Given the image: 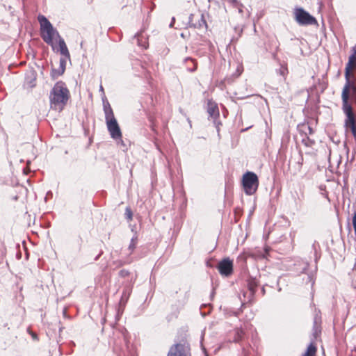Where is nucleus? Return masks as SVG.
I'll use <instances>...</instances> for the list:
<instances>
[{
	"label": "nucleus",
	"instance_id": "obj_1",
	"mask_svg": "<svg viewBox=\"0 0 356 356\" xmlns=\"http://www.w3.org/2000/svg\"><path fill=\"white\" fill-rule=\"evenodd\" d=\"M70 98V93L66 83L63 81H57L49 94L51 108L56 110L59 108L62 110L67 104Z\"/></svg>",
	"mask_w": 356,
	"mask_h": 356
},
{
	"label": "nucleus",
	"instance_id": "obj_2",
	"mask_svg": "<svg viewBox=\"0 0 356 356\" xmlns=\"http://www.w3.org/2000/svg\"><path fill=\"white\" fill-rule=\"evenodd\" d=\"M38 19L40 24L41 38L47 44L53 45L54 37L56 36L58 38L60 37L59 33L45 16L39 15Z\"/></svg>",
	"mask_w": 356,
	"mask_h": 356
},
{
	"label": "nucleus",
	"instance_id": "obj_3",
	"mask_svg": "<svg viewBox=\"0 0 356 356\" xmlns=\"http://www.w3.org/2000/svg\"><path fill=\"white\" fill-rule=\"evenodd\" d=\"M352 89L354 92L356 91V88L353 83L346 81L341 92L342 99V110L346 115L344 122L350 121L355 118L354 113L353 112V107L349 102L350 98V89Z\"/></svg>",
	"mask_w": 356,
	"mask_h": 356
},
{
	"label": "nucleus",
	"instance_id": "obj_4",
	"mask_svg": "<svg viewBox=\"0 0 356 356\" xmlns=\"http://www.w3.org/2000/svg\"><path fill=\"white\" fill-rule=\"evenodd\" d=\"M259 184V177L254 172L247 171L243 175L241 185L245 195H254L258 189Z\"/></svg>",
	"mask_w": 356,
	"mask_h": 356
},
{
	"label": "nucleus",
	"instance_id": "obj_5",
	"mask_svg": "<svg viewBox=\"0 0 356 356\" xmlns=\"http://www.w3.org/2000/svg\"><path fill=\"white\" fill-rule=\"evenodd\" d=\"M294 19L300 26L317 24L316 19L302 7L294 8Z\"/></svg>",
	"mask_w": 356,
	"mask_h": 356
},
{
	"label": "nucleus",
	"instance_id": "obj_6",
	"mask_svg": "<svg viewBox=\"0 0 356 356\" xmlns=\"http://www.w3.org/2000/svg\"><path fill=\"white\" fill-rule=\"evenodd\" d=\"M167 356H191L190 346L185 342L173 344Z\"/></svg>",
	"mask_w": 356,
	"mask_h": 356
},
{
	"label": "nucleus",
	"instance_id": "obj_7",
	"mask_svg": "<svg viewBox=\"0 0 356 356\" xmlns=\"http://www.w3.org/2000/svg\"><path fill=\"white\" fill-rule=\"evenodd\" d=\"M105 122L111 138L118 140L120 139V138H122V131L116 118L109 119Z\"/></svg>",
	"mask_w": 356,
	"mask_h": 356
},
{
	"label": "nucleus",
	"instance_id": "obj_8",
	"mask_svg": "<svg viewBox=\"0 0 356 356\" xmlns=\"http://www.w3.org/2000/svg\"><path fill=\"white\" fill-rule=\"evenodd\" d=\"M233 260L225 257L218 262L216 268L221 275L229 277L233 273Z\"/></svg>",
	"mask_w": 356,
	"mask_h": 356
},
{
	"label": "nucleus",
	"instance_id": "obj_9",
	"mask_svg": "<svg viewBox=\"0 0 356 356\" xmlns=\"http://www.w3.org/2000/svg\"><path fill=\"white\" fill-rule=\"evenodd\" d=\"M37 72L31 68L25 74V79L24 83V88L33 89L36 86Z\"/></svg>",
	"mask_w": 356,
	"mask_h": 356
},
{
	"label": "nucleus",
	"instance_id": "obj_10",
	"mask_svg": "<svg viewBox=\"0 0 356 356\" xmlns=\"http://www.w3.org/2000/svg\"><path fill=\"white\" fill-rule=\"evenodd\" d=\"M207 112L209 114V120L219 118L220 117L218 106L212 99H208L207 101Z\"/></svg>",
	"mask_w": 356,
	"mask_h": 356
},
{
	"label": "nucleus",
	"instance_id": "obj_11",
	"mask_svg": "<svg viewBox=\"0 0 356 356\" xmlns=\"http://www.w3.org/2000/svg\"><path fill=\"white\" fill-rule=\"evenodd\" d=\"M66 69V59L65 58H60L59 60L58 69L52 68L51 70L50 76L51 79L55 80L58 76L63 75Z\"/></svg>",
	"mask_w": 356,
	"mask_h": 356
},
{
	"label": "nucleus",
	"instance_id": "obj_12",
	"mask_svg": "<svg viewBox=\"0 0 356 356\" xmlns=\"http://www.w3.org/2000/svg\"><path fill=\"white\" fill-rule=\"evenodd\" d=\"M103 111L105 115V121L109 119L115 118L111 106L105 95L102 97Z\"/></svg>",
	"mask_w": 356,
	"mask_h": 356
},
{
	"label": "nucleus",
	"instance_id": "obj_13",
	"mask_svg": "<svg viewBox=\"0 0 356 356\" xmlns=\"http://www.w3.org/2000/svg\"><path fill=\"white\" fill-rule=\"evenodd\" d=\"M247 287L250 293L252 296H254L257 292V287L259 284V280L256 277H253L250 275H248L247 280Z\"/></svg>",
	"mask_w": 356,
	"mask_h": 356
},
{
	"label": "nucleus",
	"instance_id": "obj_14",
	"mask_svg": "<svg viewBox=\"0 0 356 356\" xmlns=\"http://www.w3.org/2000/svg\"><path fill=\"white\" fill-rule=\"evenodd\" d=\"M297 129L301 136L312 135L314 133V129L308 122H302L298 124Z\"/></svg>",
	"mask_w": 356,
	"mask_h": 356
},
{
	"label": "nucleus",
	"instance_id": "obj_15",
	"mask_svg": "<svg viewBox=\"0 0 356 356\" xmlns=\"http://www.w3.org/2000/svg\"><path fill=\"white\" fill-rule=\"evenodd\" d=\"M134 38L137 40L138 46L146 49L149 47L148 37L143 35V32H138L134 35Z\"/></svg>",
	"mask_w": 356,
	"mask_h": 356
},
{
	"label": "nucleus",
	"instance_id": "obj_16",
	"mask_svg": "<svg viewBox=\"0 0 356 356\" xmlns=\"http://www.w3.org/2000/svg\"><path fill=\"white\" fill-rule=\"evenodd\" d=\"M356 60V56L353 54L349 56L348 61L345 67V79L346 81L351 82L350 80V72L353 69V63Z\"/></svg>",
	"mask_w": 356,
	"mask_h": 356
},
{
	"label": "nucleus",
	"instance_id": "obj_17",
	"mask_svg": "<svg viewBox=\"0 0 356 356\" xmlns=\"http://www.w3.org/2000/svg\"><path fill=\"white\" fill-rule=\"evenodd\" d=\"M184 64L186 65V70L189 72H194L197 67V63L195 58L186 57L184 59Z\"/></svg>",
	"mask_w": 356,
	"mask_h": 356
},
{
	"label": "nucleus",
	"instance_id": "obj_18",
	"mask_svg": "<svg viewBox=\"0 0 356 356\" xmlns=\"http://www.w3.org/2000/svg\"><path fill=\"white\" fill-rule=\"evenodd\" d=\"M58 47L60 54L64 56L67 58H70V54L67 47V45L65 42V40L62 38H59L58 40Z\"/></svg>",
	"mask_w": 356,
	"mask_h": 356
},
{
	"label": "nucleus",
	"instance_id": "obj_19",
	"mask_svg": "<svg viewBox=\"0 0 356 356\" xmlns=\"http://www.w3.org/2000/svg\"><path fill=\"white\" fill-rule=\"evenodd\" d=\"M202 27H207V24L206 19L204 18V14H199L196 17V20L193 24V28L194 29H201Z\"/></svg>",
	"mask_w": 356,
	"mask_h": 356
},
{
	"label": "nucleus",
	"instance_id": "obj_20",
	"mask_svg": "<svg viewBox=\"0 0 356 356\" xmlns=\"http://www.w3.org/2000/svg\"><path fill=\"white\" fill-rule=\"evenodd\" d=\"M245 336V332L241 327H236L234 330V338L233 341L234 343L241 342Z\"/></svg>",
	"mask_w": 356,
	"mask_h": 356
},
{
	"label": "nucleus",
	"instance_id": "obj_21",
	"mask_svg": "<svg viewBox=\"0 0 356 356\" xmlns=\"http://www.w3.org/2000/svg\"><path fill=\"white\" fill-rule=\"evenodd\" d=\"M344 127L349 129L355 140L356 141V118L344 122Z\"/></svg>",
	"mask_w": 356,
	"mask_h": 356
},
{
	"label": "nucleus",
	"instance_id": "obj_22",
	"mask_svg": "<svg viewBox=\"0 0 356 356\" xmlns=\"http://www.w3.org/2000/svg\"><path fill=\"white\" fill-rule=\"evenodd\" d=\"M317 348L312 341L307 346L305 352L302 356H315L316 353Z\"/></svg>",
	"mask_w": 356,
	"mask_h": 356
},
{
	"label": "nucleus",
	"instance_id": "obj_23",
	"mask_svg": "<svg viewBox=\"0 0 356 356\" xmlns=\"http://www.w3.org/2000/svg\"><path fill=\"white\" fill-rule=\"evenodd\" d=\"M131 289L129 287H127L124 289L122 296H121V299H120L121 304L122 303L124 304L127 301V300L129 299V296L131 294Z\"/></svg>",
	"mask_w": 356,
	"mask_h": 356
},
{
	"label": "nucleus",
	"instance_id": "obj_24",
	"mask_svg": "<svg viewBox=\"0 0 356 356\" xmlns=\"http://www.w3.org/2000/svg\"><path fill=\"white\" fill-rule=\"evenodd\" d=\"M138 241V236L135 234L131 239L130 243L128 247V250H129V254H132L134 250L136 248V244Z\"/></svg>",
	"mask_w": 356,
	"mask_h": 356
},
{
	"label": "nucleus",
	"instance_id": "obj_25",
	"mask_svg": "<svg viewBox=\"0 0 356 356\" xmlns=\"http://www.w3.org/2000/svg\"><path fill=\"white\" fill-rule=\"evenodd\" d=\"M302 143L307 147H311L315 144V140L310 138L309 136H302Z\"/></svg>",
	"mask_w": 356,
	"mask_h": 356
},
{
	"label": "nucleus",
	"instance_id": "obj_26",
	"mask_svg": "<svg viewBox=\"0 0 356 356\" xmlns=\"http://www.w3.org/2000/svg\"><path fill=\"white\" fill-rule=\"evenodd\" d=\"M234 31L235 32L237 33L236 35H234L231 40V42H235L236 41H238V40L239 39V38L241 36V34L243 33V28L241 27V26H235L234 27Z\"/></svg>",
	"mask_w": 356,
	"mask_h": 356
},
{
	"label": "nucleus",
	"instance_id": "obj_27",
	"mask_svg": "<svg viewBox=\"0 0 356 356\" xmlns=\"http://www.w3.org/2000/svg\"><path fill=\"white\" fill-rule=\"evenodd\" d=\"M321 333V327L319 325H313L312 326V335L314 337V339H316L317 337Z\"/></svg>",
	"mask_w": 356,
	"mask_h": 356
},
{
	"label": "nucleus",
	"instance_id": "obj_28",
	"mask_svg": "<svg viewBox=\"0 0 356 356\" xmlns=\"http://www.w3.org/2000/svg\"><path fill=\"white\" fill-rule=\"evenodd\" d=\"M321 323V316L320 310L315 309V314L314 317L313 325H319Z\"/></svg>",
	"mask_w": 356,
	"mask_h": 356
},
{
	"label": "nucleus",
	"instance_id": "obj_29",
	"mask_svg": "<svg viewBox=\"0 0 356 356\" xmlns=\"http://www.w3.org/2000/svg\"><path fill=\"white\" fill-rule=\"evenodd\" d=\"M213 125L216 128L218 136H220V127L222 126V122L218 120V118H214L212 120Z\"/></svg>",
	"mask_w": 356,
	"mask_h": 356
},
{
	"label": "nucleus",
	"instance_id": "obj_30",
	"mask_svg": "<svg viewBox=\"0 0 356 356\" xmlns=\"http://www.w3.org/2000/svg\"><path fill=\"white\" fill-rule=\"evenodd\" d=\"M352 207H353V216H352V224H353V227H356V202L353 203Z\"/></svg>",
	"mask_w": 356,
	"mask_h": 356
},
{
	"label": "nucleus",
	"instance_id": "obj_31",
	"mask_svg": "<svg viewBox=\"0 0 356 356\" xmlns=\"http://www.w3.org/2000/svg\"><path fill=\"white\" fill-rule=\"evenodd\" d=\"M125 216H126V218L128 220H132V218H133V212L131 209L130 207H126L125 209Z\"/></svg>",
	"mask_w": 356,
	"mask_h": 356
},
{
	"label": "nucleus",
	"instance_id": "obj_32",
	"mask_svg": "<svg viewBox=\"0 0 356 356\" xmlns=\"http://www.w3.org/2000/svg\"><path fill=\"white\" fill-rule=\"evenodd\" d=\"M241 74V72H238V71L236 72L234 74H232L230 77H226L225 79V81L227 82V83H232V82L233 81V77L235 76V77H238Z\"/></svg>",
	"mask_w": 356,
	"mask_h": 356
},
{
	"label": "nucleus",
	"instance_id": "obj_33",
	"mask_svg": "<svg viewBox=\"0 0 356 356\" xmlns=\"http://www.w3.org/2000/svg\"><path fill=\"white\" fill-rule=\"evenodd\" d=\"M197 17V15L195 14H191L188 17V25L189 27H193V24H194L195 23V18H196Z\"/></svg>",
	"mask_w": 356,
	"mask_h": 356
},
{
	"label": "nucleus",
	"instance_id": "obj_34",
	"mask_svg": "<svg viewBox=\"0 0 356 356\" xmlns=\"http://www.w3.org/2000/svg\"><path fill=\"white\" fill-rule=\"evenodd\" d=\"M242 312L241 308L238 309L237 310H230L227 314L229 316H238Z\"/></svg>",
	"mask_w": 356,
	"mask_h": 356
},
{
	"label": "nucleus",
	"instance_id": "obj_35",
	"mask_svg": "<svg viewBox=\"0 0 356 356\" xmlns=\"http://www.w3.org/2000/svg\"><path fill=\"white\" fill-rule=\"evenodd\" d=\"M277 73L279 74L281 76H284L285 74L287 72V67L281 65L280 68L276 70Z\"/></svg>",
	"mask_w": 356,
	"mask_h": 356
},
{
	"label": "nucleus",
	"instance_id": "obj_36",
	"mask_svg": "<svg viewBox=\"0 0 356 356\" xmlns=\"http://www.w3.org/2000/svg\"><path fill=\"white\" fill-rule=\"evenodd\" d=\"M118 274H119V276L121 277H126L128 275H129L130 273L129 270H127L126 269H122L119 271Z\"/></svg>",
	"mask_w": 356,
	"mask_h": 356
},
{
	"label": "nucleus",
	"instance_id": "obj_37",
	"mask_svg": "<svg viewBox=\"0 0 356 356\" xmlns=\"http://www.w3.org/2000/svg\"><path fill=\"white\" fill-rule=\"evenodd\" d=\"M116 141L118 145H120V146L124 147L123 151H125L127 149V145H125L124 140H122V138H120V139H118Z\"/></svg>",
	"mask_w": 356,
	"mask_h": 356
},
{
	"label": "nucleus",
	"instance_id": "obj_38",
	"mask_svg": "<svg viewBox=\"0 0 356 356\" xmlns=\"http://www.w3.org/2000/svg\"><path fill=\"white\" fill-rule=\"evenodd\" d=\"M307 279L309 282H312V286H313L314 284V275L312 274L308 275Z\"/></svg>",
	"mask_w": 356,
	"mask_h": 356
},
{
	"label": "nucleus",
	"instance_id": "obj_39",
	"mask_svg": "<svg viewBox=\"0 0 356 356\" xmlns=\"http://www.w3.org/2000/svg\"><path fill=\"white\" fill-rule=\"evenodd\" d=\"M229 3H232L234 7H237L239 3L237 2L236 0H227Z\"/></svg>",
	"mask_w": 356,
	"mask_h": 356
},
{
	"label": "nucleus",
	"instance_id": "obj_40",
	"mask_svg": "<svg viewBox=\"0 0 356 356\" xmlns=\"http://www.w3.org/2000/svg\"><path fill=\"white\" fill-rule=\"evenodd\" d=\"M102 254H103V251L101 250L99 252V253L95 257V261H97L99 259V257L102 256Z\"/></svg>",
	"mask_w": 356,
	"mask_h": 356
},
{
	"label": "nucleus",
	"instance_id": "obj_41",
	"mask_svg": "<svg viewBox=\"0 0 356 356\" xmlns=\"http://www.w3.org/2000/svg\"><path fill=\"white\" fill-rule=\"evenodd\" d=\"M175 18L173 17L172 18L171 22H170V25H169V26H170V28L173 27L174 24H175Z\"/></svg>",
	"mask_w": 356,
	"mask_h": 356
},
{
	"label": "nucleus",
	"instance_id": "obj_42",
	"mask_svg": "<svg viewBox=\"0 0 356 356\" xmlns=\"http://www.w3.org/2000/svg\"><path fill=\"white\" fill-rule=\"evenodd\" d=\"M302 161H303V157L301 154L299 155V161H298V163L300 165H302Z\"/></svg>",
	"mask_w": 356,
	"mask_h": 356
},
{
	"label": "nucleus",
	"instance_id": "obj_43",
	"mask_svg": "<svg viewBox=\"0 0 356 356\" xmlns=\"http://www.w3.org/2000/svg\"><path fill=\"white\" fill-rule=\"evenodd\" d=\"M202 351L204 353V356H209V353L207 351V349L205 348H202Z\"/></svg>",
	"mask_w": 356,
	"mask_h": 356
},
{
	"label": "nucleus",
	"instance_id": "obj_44",
	"mask_svg": "<svg viewBox=\"0 0 356 356\" xmlns=\"http://www.w3.org/2000/svg\"><path fill=\"white\" fill-rule=\"evenodd\" d=\"M352 51H353V54L356 56V44L354 47H353Z\"/></svg>",
	"mask_w": 356,
	"mask_h": 356
},
{
	"label": "nucleus",
	"instance_id": "obj_45",
	"mask_svg": "<svg viewBox=\"0 0 356 356\" xmlns=\"http://www.w3.org/2000/svg\"><path fill=\"white\" fill-rule=\"evenodd\" d=\"M48 195H52L51 191H49V192L47 193L46 197L44 198L45 201H47Z\"/></svg>",
	"mask_w": 356,
	"mask_h": 356
},
{
	"label": "nucleus",
	"instance_id": "obj_46",
	"mask_svg": "<svg viewBox=\"0 0 356 356\" xmlns=\"http://www.w3.org/2000/svg\"><path fill=\"white\" fill-rule=\"evenodd\" d=\"M261 293H262L263 296H264L266 294V290H265L264 286H263L261 288Z\"/></svg>",
	"mask_w": 356,
	"mask_h": 356
},
{
	"label": "nucleus",
	"instance_id": "obj_47",
	"mask_svg": "<svg viewBox=\"0 0 356 356\" xmlns=\"http://www.w3.org/2000/svg\"><path fill=\"white\" fill-rule=\"evenodd\" d=\"M99 91L102 92V93H103L102 96L105 95L104 92V88H103L102 86H100Z\"/></svg>",
	"mask_w": 356,
	"mask_h": 356
},
{
	"label": "nucleus",
	"instance_id": "obj_48",
	"mask_svg": "<svg viewBox=\"0 0 356 356\" xmlns=\"http://www.w3.org/2000/svg\"><path fill=\"white\" fill-rule=\"evenodd\" d=\"M207 266L211 268L213 267V266L211 264V263H209V261L207 262Z\"/></svg>",
	"mask_w": 356,
	"mask_h": 356
},
{
	"label": "nucleus",
	"instance_id": "obj_49",
	"mask_svg": "<svg viewBox=\"0 0 356 356\" xmlns=\"http://www.w3.org/2000/svg\"><path fill=\"white\" fill-rule=\"evenodd\" d=\"M348 228L349 232H350L351 231V227H350L349 223L348 224Z\"/></svg>",
	"mask_w": 356,
	"mask_h": 356
},
{
	"label": "nucleus",
	"instance_id": "obj_50",
	"mask_svg": "<svg viewBox=\"0 0 356 356\" xmlns=\"http://www.w3.org/2000/svg\"><path fill=\"white\" fill-rule=\"evenodd\" d=\"M353 229H354V234L356 237V227H353Z\"/></svg>",
	"mask_w": 356,
	"mask_h": 356
},
{
	"label": "nucleus",
	"instance_id": "obj_51",
	"mask_svg": "<svg viewBox=\"0 0 356 356\" xmlns=\"http://www.w3.org/2000/svg\"><path fill=\"white\" fill-rule=\"evenodd\" d=\"M181 35V38H184V37H185V36H184V34L183 33H181V35Z\"/></svg>",
	"mask_w": 356,
	"mask_h": 356
},
{
	"label": "nucleus",
	"instance_id": "obj_52",
	"mask_svg": "<svg viewBox=\"0 0 356 356\" xmlns=\"http://www.w3.org/2000/svg\"><path fill=\"white\" fill-rule=\"evenodd\" d=\"M213 295H214V291H213L211 294V296L212 297V296H213Z\"/></svg>",
	"mask_w": 356,
	"mask_h": 356
},
{
	"label": "nucleus",
	"instance_id": "obj_53",
	"mask_svg": "<svg viewBox=\"0 0 356 356\" xmlns=\"http://www.w3.org/2000/svg\"><path fill=\"white\" fill-rule=\"evenodd\" d=\"M238 11H239V13H242V9L241 8H238Z\"/></svg>",
	"mask_w": 356,
	"mask_h": 356
},
{
	"label": "nucleus",
	"instance_id": "obj_54",
	"mask_svg": "<svg viewBox=\"0 0 356 356\" xmlns=\"http://www.w3.org/2000/svg\"><path fill=\"white\" fill-rule=\"evenodd\" d=\"M282 291V288L281 287H279L278 288V291Z\"/></svg>",
	"mask_w": 356,
	"mask_h": 356
},
{
	"label": "nucleus",
	"instance_id": "obj_55",
	"mask_svg": "<svg viewBox=\"0 0 356 356\" xmlns=\"http://www.w3.org/2000/svg\"><path fill=\"white\" fill-rule=\"evenodd\" d=\"M168 51H169V49H166V54H168Z\"/></svg>",
	"mask_w": 356,
	"mask_h": 356
},
{
	"label": "nucleus",
	"instance_id": "obj_56",
	"mask_svg": "<svg viewBox=\"0 0 356 356\" xmlns=\"http://www.w3.org/2000/svg\"><path fill=\"white\" fill-rule=\"evenodd\" d=\"M306 270V267L303 268L302 272H304Z\"/></svg>",
	"mask_w": 356,
	"mask_h": 356
},
{
	"label": "nucleus",
	"instance_id": "obj_57",
	"mask_svg": "<svg viewBox=\"0 0 356 356\" xmlns=\"http://www.w3.org/2000/svg\"><path fill=\"white\" fill-rule=\"evenodd\" d=\"M312 247H313L314 249H315V245L314 244H313Z\"/></svg>",
	"mask_w": 356,
	"mask_h": 356
},
{
	"label": "nucleus",
	"instance_id": "obj_58",
	"mask_svg": "<svg viewBox=\"0 0 356 356\" xmlns=\"http://www.w3.org/2000/svg\"><path fill=\"white\" fill-rule=\"evenodd\" d=\"M151 126H152V129L154 130L153 124H152Z\"/></svg>",
	"mask_w": 356,
	"mask_h": 356
}]
</instances>
